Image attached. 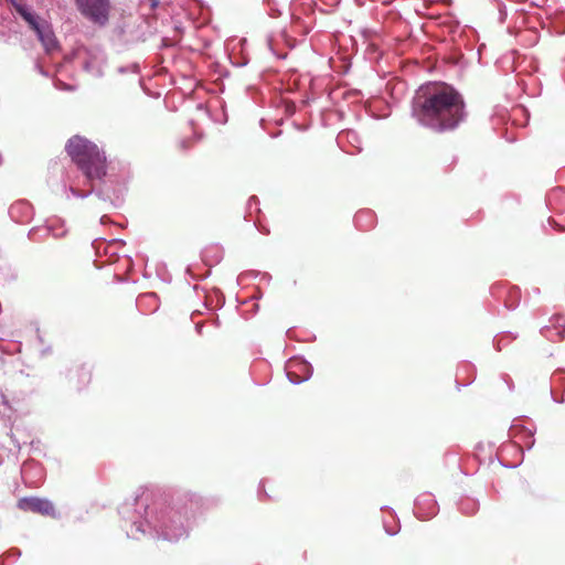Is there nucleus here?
<instances>
[{
  "label": "nucleus",
  "instance_id": "f257e3e1",
  "mask_svg": "<svg viewBox=\"0 0 565 565\" xmlns=\"http://www.w3.org/2000/svg\"><path fill=\"white\" fill-rule=\"evenodd\" d=\"M413 116L436 131L455 130L466 118V103L452 86L440 83L422 89L413 100Z\"/></svg>",
  "mask_w": 565,
  "mask_h": 565
},
{
  "label": "nucleus",
  "instance_id": "f03ea898",
  "mask_svg": "<svg viewBox=\"0 0 565 565\" xmlns=\"http://www.w3.org/2000/svg\"><path fill=\"white\" fill-rule=\"evenodd\" d=\"M65 150L88 181L100 180L106 175L105 152L93 141L75 135L68 139Z\"/></svg>",
  "mask_w": 565,
  "mask_h": 565
},
{
  "label": "nucleus",
  "instance_id": "7ed1b4c3",
  "mask_svg": "<svg viewBox=\"0 0 565 565\" xmlns=\"http://www.w3.org/2000/svg\"><path fill=\"white\" fill-rule=\"evenodd\" d=\"M79 11L92 21L104 24L108 20L109 0H76Z\"/></svg>",
  "mask_w": 565,
  "mask_h": 565
},
{
  "label": "nucleus",
  "instance_id": "20e7f679",
  "mask_svg": "<svg viewBox=\"0 0 565 565\" xmlns=\"http://www.w3.org/2000/svg\"><path fill=\"white\" fill-rule=\"evenodd\" d=\"M18 508L22 511H31L46 516H54V505L45 499L40 498H22L18 501Z\"/></svg>",
  "mask_w": 565,
  "mask_h": 565
},
{
  "label": "nucleus",
  "instance_id": "39448f33",
  "mask_svg": "<svg viewBox=\"0 0 565 565\" xmlns=\"http://www.w3.org/2000/svg\"><path fill=\"white\" fill-rule=\"evenodd\" d=\"M70 381L73 382L78 390L86 387L92 381L90 369L81 365L70 370Z\"/></svg>",
  "mask_w": 565,
  "mask_h": 565
},
{
  "label": "nucleus",
  "instance_id": "423d86ee",
  "mask_svg": "<svg viewBox=\"0 0 565 565\" xmlns=\"http://www.w3.org/2000/svg\"><path fill=\"white\" fill-rule=\"evenodd\" d=\"M36 35L47 52L57 47L55 35L47 24Z\"/></svg>",
  "mask_w": 565,
  "mask_h": 565
},
{
  "label": "nucleus",
  "instance_id": "0eeeda50",
  "mask_svg": "<svg viewBox=\"0 0 565 565\" xmlns=\"http://www.w3.org/2000/svg\"><path fill=\"white\" fill-rule=\"evenodd\" d=\"M32 30L36 32V34L45 26L38 22L36 18L28 23Z\"/></svg>",
  "mask_w": 565,
  "mask_h": 565
},
{
  "label": "nucleus",
  "instance_id": "6e6552de",
  "mask_svg": "<svg viewBox=\"0 0 565 565\" xmlns=\"http://www.w3.org/2000/svg\"><path fill=\"white\" fill-rule=\"evenodd\" d=\"M14 8L17 10V12L22 17L24 18L25 14H28L30 11L28 10V8L23 4H14Z\"/></svg>",
  "mask_w": 565,
  "mask_h": 565
},
{
  "label": "nucleus",
  "instance_id": "1a4fd4ad",
  "mask_svg": "<svg viewBox=\"0 0 565 565\" xmlns=\"http://www.w3.org/2000/svg\"><path fill=\"white\" fill-rule=\"evenodd\" d=\"M28 23H30L32 20L35 19V17L29 12L28 14H25V17L23 18Z\"/></svg>",
  "mask_w": 565,
  "mask_h": 565
}]
</instances>
